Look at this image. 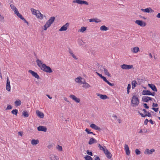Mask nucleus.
Segmentation results:
<instances>
[{
    "label": "nucleus",
    "instance_id": "nucleus-49",
    "mask_svg": "<svg viewBox=\"0 0 160 160\" xmlns=\"http://www.w3.org/2000/svg\"><path fill=\"white\" fill-rule=\"evenodd\" d=\"M87 154L90 156H92L93 155L92 152H89L88 150L87 151Z\"/></svg>",
    "mask_w": 160,
    "mask_h": 160
},
{
    "label": "nucleus",
    "instance_id": "nucleus-35",
    "mask_svg": "<svg viewBox=\"0 0 160 160\" xmlns=\"http://www.w3.org/2000/svg\"><path fill=\"white\" fill-rule=\"evenodd\" d=\"M104 71L105 74L108 76H110V75L108 71V70L105 68H104Z\"/></svg>",
    "mask_w": 160,
    "mask_h": 160
},
{
    "label": "nucleus",
    "instance_id": "nucleus-30",
    "mask_svg": "<svg viewBox=\"0 0 160 160\" xmlns=\"http://www.w3.org/2000/svg\"><path fill=\"white\" fill-rule=\"evenodd\" d=\"M98 145L99 149L101 150H102L104 152L107 149L106 148V147L105 146L102 147L100 144H98Z\"/></svg>",
    "mask_w": 160,
    "mask_h": 160
},
{
    "label": "nucleus",
    "instance_id": "nucleus-26",
    "mask_svg": "<svg viewBox=\"0 0 160 160\" xmlns=\"http://www.w3.org/2000/svg\"><path fill=\"white\" fill-rule=\"evenodd\" d=\"M97 142V141L95 139L91 138L89 141L88 144L90 145H91L94 143H96Z\"/></svg>",
    "mask_w": 160,
    "mask_h": 160
},
{
    "label": "nucleus",
    "instance_id": "nucleus-21",
    "mask_svg": "<svg viewBox=\"0 0 160 160\" xmlns=\"http://www.w3.org/2000/svg\"><path fill=\"white\" fill-rule=\"evenodd\" d=\"M142 94L144 95H150L151 94V92L149 90H144L142 91Z\"/></svg>",
    "mask_w": 160,
    "mask_h": 160
},
{
    "label": "nucleus",
    "instance_id": "nucleus-3",
    "mask_svg": "<svg viewBox=\"0 0 160 160\" xmlns=\"http://www.w3.org/2000/svg\"><path fill=\"white\" fill-rule=\"evenodd\" d=\"M41 70L43 71L49 73L52 72L51 68L49 66H47L46 64H43Z\"/></svg>",
    "mask_w": 160,
    "mask_h": 160
},
{
    "label": "nucleus",
    "instance_id": "nucleus-57",
    "mask_svg": "<svg viewBox=\"0 0 160 160\" xmlns=\"http://www.w3.org/2000/svg\"><path fill=\"white\" fill-rule=\"evenodd\" d=\"M21 19L23 20L24 19V18L20 14L18 16Z\"/></svg>",
    "mask_w": 160,
    "mask_h": 160
},
{
    "label": "nucleus",
    "instance_id": "nucleus-28",
    "mask_svg": "<svg viewBox=\"0 0 160 160\" xmlns=\"http://www.w3.org/2000/svg\"><path fill=\"white\" fill-rule=\"evenodd\" d=\"M97 95L100 97V98L102 99H105L108 98V97L105 95H101L100 94L98 93Z\"/></svg>",
    "mask_w": 160,
    "mask_h": 160
},
{
    "label": "nucleus",
    "instance_id": "nucleus-12",
    "mask_svg": "<svg viewBox=\"0 0 160 160\" xmlns=\"http://www.w3.org/2000/svg\"><path fill=\"white\" fill-rule=\"evenodd\" d=\"M124 149L127 155H129L130 154V151L129 150V148L127 144H125L124 146Z\"/></svg>",
    "mask_w": 160,
    "mask_h": 160
},
{
    "label": "nucleus",
    "instance_id": "nucleus-52",
    "mask_svg": "<svg viewBox=\"0 0 160 160\" xmlns=\"http://www.w3.org/2000/svg\"><path fill=\"white\" fill-rule=\"evenodd\" d=\"M151 109L152 110H153L154 111L156 112H157L158 111V108H151Z\"/></svg>",
    "mask_w": 160,
    "mask_h": 160
},
{
    "label": "nucleus",
    "instance_id": "nucleus-55",
    "mask_svg": "<svg viewBox=\"0 0 160 160\" xmlns=\"http://www.w3.org/2000/svg\"><path fill=\"white\" fill-rule=\"evenodd\" d=\"M4 19V17L0 14V21H2Z\"/></svg>",
    "mask_w": 160,
    "mask_h": 160
},
{
    "label": "nucleus",
    "instance_id": "nucleus-14",
    "mask_svg": "<svg viewBox=\"0 0 160 160\" xmlns=\"http://www.w3.org/2000/svg\"><path fill=\"white\" fill-rule=\"evenodd\" d=\"M37 129L38 131H42L44 132H46L47 130V128L46 127L41 126H40L38 127Z\"/></svg>",
    "mask_w": 160,
    "mask_h": 160
},
{
    "label": "nucleus",
    "instance_id": "nucleus-39",
    "mask_svg": "<svg viewBox=\"0 0 160 160\" xmlns=\"http://www.w3.org/2000/svg\"><path fill=\"white\" fill-rule=\"evenodd\" d=\"M23 115L25 117H28L29 116V114L28 113L25 111L23 112Z\"/></svg>",
    "mask_w": 160,
    "mask_h": 160
},
{
    "label": "nucleus",
    "instance_id": "nucleus-20",
    "mask_svg": "<svg viewBox=\"0 0 160 160\" xmlns=\"http://www.w3.org/2000/svg\"><path fill=\"white\" fill-rule=\"evenodd\" d=\"M83 82H82V84H83L82 87L85 88H88L91 87L90 85L88 83L85 82V80L83 79Z\"/></svg>",
    "mask_w": 160,
    "mask_h": 160
},
{
    "label": "nucleus",
    "instance_id": "nucleus-56",
    "mask_svg": "<svg viewBox=\"0 0 160 160\" xmlns=\"http://www.w3.org/2000/svg\"><path fill=\"white\" fill-rule=\"evenodd\" d=\"M21 19L23 20L24 19V18L20 14L18 16Z\"/></svg>",
    "mask_w": 160,
    "mask_h": 160
},
{
    "label": "nucleus",
    "instance_id": "nucleus-13",
    "mask_svg": "<svg viewBox=\"0 0 160 160\" xmlns=\"http://www.w3.org/2000/svg\"><path fill=\"white\" fill-rule=\"evenodd\" d=\"M36 62L38 66L41 69V68H42V67H43L42 66L43 65L42 61L39 59H38L36 60Z\"/></svg>",
    "mask_w": 160,
    "mask_h": 160
},
{
    "label": "nucleus",
    "instance_id": "nucleus-17",
    "mask_svg": "<svg viewBox=\"0 0 160 160\" xmlns=\"http://www.w3.org/2000/svg\"><path fill=\"white\" fill-rule=\"evenodd\" d=\"M82 78L81 77H78L75 79V80L77 83H78L82 84L83 82L82 81Z\"/></svg>",
    "mask_w": 160,
    "mask_h": 160
},
{
    "label": "nucleus",
    "instance_id": "nucleus-24",
    "mask_svg": "<svg viewBox=\"0 0 160 160\" xmlns=\"http://www.w3.org/2000/svg\"><path fill=\"white\" fill-rule=\"evenodd\" d=\"M139 50V48L138 47H136L131 48L132 52L133 53H137Z\"/></svg>",
    "mask_w": 160,
    "mask_h": 160
},
{
    "label": "nucleus",
    "instance_id": "nucleus-44",
    "mask_svg": "<svg viewBox=\"0 0 160 160\" xmlns=\"http://www.w3.org/2000/svg\"><path fill=\"white\" fill-rule=\"evenodd\" d=\"M145 116H146V117L148 116L149 117H152V115L150 112H148L146 113Z\"/></svg>",
    "mask_w": 160,
    "mask_h": 160
},
{
    "label": "nucleus",
    "instance_id": "nucleus-63",
    "mask_svg": "<svg viewBox=\"0 0 160 160\" xmlns=\"http://www.w3.org/2000/svg\"><path fill=\"white\" fill-rule=\"evenodd\" d=\"M156 17L158 18H160V13H158L156 16Z\"/></svg>",
    "mask_w": 160,
    "mask_h": 160
},
{
    "label": "nucleus",
    "instance_id": "nucleus-34",
    "mask_svg": "<svg viewBox=\"0 0 160 160\" xmlns=\"http://www.w3.org/2000/svg\"><path fill=\"white\" fill-rule=\"evenodd\" d=\"M137 84L136 81H133L132 82V88L134 89L136 87V84Z\"/></svg>",
    "mask_w": 160,
    "mask_h": 160
},
{
    "label": "nucleus",
    "instance_id": "nucleus-45",
    "mask_svg": "<svg viewBox=\"0 0 160 160\" xmlns=\"http://www.w3.org/2000/svg\"><path fill=\"white\" fill-rule=\"evenodd\" d=\"M6 89L8 91L10 92L11 90L10 85H6Z\"/></svg>",
    "mask_w": 160,
    "mask_h": 160
},
{
    "label": "nucleus",
    "instance_id": "nucleus-50",
    "mask_svg": "<svg viewBox=\"0 0 160 160\" xmlns=\"http://www.w3.org/2000/svg\"><path fill=\"white\" fill-rule=\"evenodd\" d=\"M143 106L146 109H148L149 108V107L147 105V104L146 103H143Z\"/></svg>",
    "mask_w": 160,
    "mask_h": 160
},
{
    "label": "nucleus",
    "instance_id": "nucleus-8",
    "mask_svg": "<svg viewBox=\"0 0 160 160\" xmlns=\"http://www.w3.org/2000/svg\"><path fill=\"white\" fill-rule=\"evenodd\" d=\"M135 23L141 27H144L146 25L145 22L141 20H136Z\"/></svg>",
    "mask_w": 160,
    "mask_h": 160
},
{
    "label": "nucleus",
    "instance_id": "nucleus-7",
    "mask_svg": "<svg viewBox=\"0 0 160 160\" xmlns=\"http://www.w3.org/2000/svg\"><path fill=\"white\" fill-rule=\"evenodd\" d=\"M155 151V150L154 149H152L150 150L148 149L147 148L145 150L144 153L146 154H152Z\"/></svg>",
    "mask_w": 160,
    "mask_h": 160
},
{
    "label": "nucleus",
    "instance_id": "nucleus-64",
    "mask_svg": "<svg viewBox=\"0 0 160 160\" xmlns=\"http://www.w3.org/2000/svg\"><path fill=\"white\" fill-rule=\"evenodd\" d=\"M139 114L142 117H146L145 115H144L142 113H139Z\"/></svg>",
    "mask_w": 160,
    "mask_h": 160
},
{
    "label": "nucleus",
    "instance_id": "nucleus-59",
    "mask_svg": "<svg viewBox=\"0 0 160 160\" xmlns=\"http://www.w3.org/2000/svg\"><path fill=\"white\" fill-rule=\"evenodd\" d=\"M131 84H129L128 85V87H127V89L128 90H130V89L131 88Z\"/></svg>",
    "mask_w": 160,
    "mask_h": 160
},
{
    "label": "nucleus",
    "instance_id": "nucleus-31",
    "mask_svg": "<svg viewBox=\"0 0 160 160\" xmlns=\"http://www.w3.org/2000/svg\"><path fill=\"white\" fill-rule=\"evenodd\" d=\"M100 29L101 31H107L108 30V28L105 25L101 26Z\"/></svg>",
    "mask_w": 160,
    "mask_h": 160
},
{
    "label": "nucleus",
    "instance_id": "nucleus-18",
    "mask_svg": "<svg viewBox=\"0 0 160 160\" xmlns=\"http://www.w3.org/2000/svg\"><path fill=\"white\" fill-rule=\"evenodd\" d=\"M90 127L95 130L100 131L101 130L100 128L94 124H92L90 125Z\"/></svg>",
    "mask_w": 160,
    "mask_h": 160
},
{
    "label": "nucleus",
    "instance_id": "nucleus-4",
    "mask_svg": "<svg viewBox=\"0 0 160 160\" xmlns=\"http://www.w3.org/2000/svg\"><path fill=\"white\" fill-rule=\"evenodd\" d=\"M73 2L76 3L80 4L88 5V2L86 1L81 0H75L73 1Z\"/></svg>",
    "mask_w": 160,
    "mask_h": 160
},
{
    "label": "nucleus",
    "instance_id": "nucleus-6",
    "mask_svg": "<svg viewBox=\"0 0 160 160\" xmlns=\"http://www.w3.org/2000/svg\"><path fill=\"white\" fill-rule=\"evenodd\" d=\"M28 72L30 73L33 77H35V78H36L38 79L40 78V77L37 72H35L31 70H30L28 71Z\"/></svg>",
    "mask_w": 160,
    "mask_h": 160
},
{
    "label": "nucleus",
    "instance_id": "nucleus-2",
    "mask_svg": "<svg viewBox=\"0 0 160 160\" xmlns=\"http://www.w3.org/2000/svg\"><path fill=\"white\" fill-rule=\"evenodd\" d=\"M131 102L133 104V107L138 106L139 103V101L138 97L136 96H134L132 99Z\"/></svg>",
    "mask_w": 160,
    "mask_h": 160
},
{
    "label": "nucleus",
    "instance_id": "nucleus-36",
    "mask_svg": "<svg viewBox=\"0 0 160 160\" xmlns=\"http://www.w3.org/2000/svg\"><path fill=\"white\" fill-rule=\"evenodd\" d=\"M84 158L86 160H93L92 158L88 155L86 156Z\"/></svg>",
    "mask_w": 160,
    "mask_h": 160
},
{
    "label": "nucleus",
    "instance_id": "nucleus-51",
    "mask_svg": "<svg viewBox=\"0 0 160 160\" xmlns=\"http://www.w3.org/2000/svg\"><path fill=\"white\" fill-rule=\"evenodd\" d=\"M72 57L74 58L75 60L78 59V58L76 57V56L73 54L72 53L71 55Z\"/></svg>",
    "mask_w": 160,
    "mask_h": 160
},
{
    "label": "nucleus",
    "instance_id": "nucleus-60",
    "mask_svg": "<svg viewBox=\"0 0 160 160\" xmlns=\"http://www.w3.org/2000/svg\"><path fill=\"white\" fill-rule=\"evenodd\" d=\"M68 52L71 55L73 53L72 51L70 49H69Z\"/></svg>",
    "mask_w": 160,
    "mask_h": 160
},
{
    "label": "nucleus",
    "instance_id": "nucleus-61",
    "mask_svg": "<svg viewBox=\"0 0 160 160\" xmlns=\"http://www.w3.org/2000/svg\"><path fill=\"white\" fill-rule=\"evenodd\" d=\"M97 74L101 78L103 76L101 74H100L99 73L96 72Z\"/></svg>",
    "mask_w": 160,
    "mask_h": 160
},
{
    "label": "nucleus",
    "instance_id": "nucleus-54",
    "mask_svg": "<svg viewBox=\"0 0 160 160\" xmlns=\"http://www.w3.org/2000/svg\"><path fill=\"white\" fill-rule=\"evenodd\" d=\"M148 121V119H146L144 121V124L145 125H147Z\"/></svg>",
    "mask_w": 160,
    "mask_h": 160
},
{
    "label": "nucleus",
    "instance_id": "nucleus-27",
    "mask_svg": "<svg viewBox=\"0 0 160 160\" xmlns=\"http://www.w3.org/2000/svg\"><path fill=\"white\" fill-rule=\"evenodd\" d=\"M101 78L105 82H107L108 84H109L110 86H112L114 85L113 84L111 83L108 80H107L106 78L102 76Z\"/></svg>",
    "mask_w": 160,
    "mask_h": 160
},
{
    "label": "nucleus",
    "instance_id": "nucleus-29",
    "mask_svg": "<svg viewBox=\"0 0 160 160\" xmlns=\"http://www.w3.org/2000/svg\"><path fill=\"white\" fill-rule=\"evenodd\" d=\"M39 141L38 140L32 139L31 142L32 144L33 145H36L39 143Z\"/></svg>",
    "mask_w": 160,
    "mask_h": 160
},
{
    "label": "nucleus",
    "instance_id": "nucleus-47",
    "mask_svg": "<svg viewBox=\"0 0 160 160\" xmlns=\"http://www.w3.org/2000/svg\"><path fill=\"white\" fill-rule=\"evenodd\" d=\"M12 108V106H11L10 105H9L7 106L6 109V110L11 109Z\"/></svg>",
    "mask_w": 160,
    "mask_h": 160
},
{
    "label": "nucleus",
    "instance_id": "nucleus-53",
    "mask_svg": "<svg viewBox=\"0 0 160 160\" xmlns=\"http://www.w3.org/2000/svg\"><path fill=\"white\" fill-rule=\"evenodd\" d=\"M158 104L157 103H153L152 106L153 108H154L155 107H157L158 106Z\"/></svg>",
    "mask_w": 160,
    "mask_h": 160
},
{
    "label": "nucleus",
    "instance_id": "nucleus-23",
    "mask_svg": "<svg viewBox=\"0 0 160 160\" xmlns=\"http://www.w3.org/2000/svg\"><path fill=\"white\" fill-rule=\"evenodd\" d=\"M141 10L144 12L148 13L150 12H153V10L152 9H151V8H147L145 9H141Z\"/></svg>",
    "mask_w": 160,
    "mask_h": 160
},
{
    "label": "nucleus",
    "instance_id": "nucleus-15",
    "mask_svg": "<svg viewBox=\"0 0 160 160\" xmlns=\"http://www.w3.org/2000/svg\"><path fill=\"white\" fill-rule=\"evenodd\" d=\"M148 86L154 91L157 92V89L155 85L152 84H148Z\"/></svg>",
    "mask_w": 160,
    "mask_h": 160
},
{
    "label": "nucleus",
    "instance_id": "nucleus-62",
    "mask_svg": "<svg viewBox=\"0 0 160 160\" xmlns=\"http://www.w3.org/2000/svg\"><path fill=\"white\" fill-rule=\"evenodd\" d=\"M94 160H100V159L98 157L96 156L95 157Z\"/></svg>",
    "mask_w": 160,
    "mask_h": 160
},
{
    "label": "nucleus",
    "instance_id": "nucleus-32",
    "mask_svg": "<svg viewBox=\"0 0 160 160\" xmlns=\"http://www.w3.org/2000/svg\"><path fill=\"white\" fill-rule=\"evenodd\" d=\"M14 103L15 104L16 106H19L21 104V102L20 100H18L14 102Z\"/></svg>",
    "mask_w": 160,
    "mask_h": 160
},
{
    "label": "nucleus",
    "instance_id": "nucleus-48",
    "mask_svg": "<svg viewBox=\"0 0 160 160\" xmlns=\"http://www.w3.org/2000/svg\"><path fill=\"white\" fill-rule=\"evenodd\" d=\"M94 22L98 23L101 22V20L99 19L96 18L94 19Z\"/></svg>",
    "mask_w": 160,
    "mask_h": 160
},
{
    "label": "nucleus",
    "instance_id": "nucleus-46",
    "mask_svg": "<svg viewBox=\"0 0 160 160\" xmlns=\"http://www.w3.org/2000/svg\"><path fill=\"white\" fill-rule=\"evenodd\" d=\"M6 85H10V82L9 80V78L8 77L7 78V83Z\"/></svg>",
    "mask_w": 160,
    "mask_h": 160
},
{
    "label": "nucleus",
    "instance_id": "nucleus-43",
    "mask_svg": "<svg viewBox=\"0 0 160 160\" xmlns=\"http://www.w3.org/2000/svg\"><path fill=\"white\" fill-rule=\"evenodd\" d=\"M57 149H58V150H59L60 151H62V148L61 146H59V145H58L56 147Z\"/></svg>",
    "mask_w": 160,
    "mask_h": 160
},
{
    "label": "nucleus",
    "instance_id": "nucleus-42",
    "mask_svg": "<svg viewBox=\"0 0 160 160\" xmlns=\"http://www.w3.org/2000/svg\"><path fill=\"white\" fill-rule=\"evenodd\" d=\"M135 153L136 155H138L141 154V152L139 149H137L135 150Z\"/></svg>",
    "mask_w": 160,
    "mask_h": 160
},
{
    "label": "nucleus",
    "instance_id": "nucleus-11",
    "mask_svg": "<svg viewBox=\"0 0 160 160\" xmlns=\"http://www.w3.org/2000/svg\"><path fill=\"white\" fill-rule=\"evenodd\" d=\"M104 152L107 158L109 159H110L112 158V155L107 149Z\"/></svg>",
    "mask_w": 160,
    "mask_h": 160
},
{
    "label": "nucleus",
    "instance_id": "nucleus-25",
    "mask_svg": "<svg viewBox=\"0 0 160 160\" xmlns=\"http://www.w3.org/2000/svg\"><path fill=\"white\" fill-rule=\"evenodd\" d=\"M50 158L51 160H58L59 158L57 156L53 154H51L50 155Z\"/></svg>",
    "mask_w": 160,
    "mask_h": 160
},
{
    "label": "nucleus",
    "instance_id": "nucleus-19",
    "mask_svg": "<svg viewBox=\"0 0 160 160\" xmlns=\"http://www.w3.org/2000/svg\"><path fill=\"white\" fill-rule=\"evenodd\" d=\"M36 113L37 116L41 118H43L44 117L43 113L39 111V110H37Z\"/></svg>",
    "mask_w": 160,
    "mask_h": 160
},
{
    "label": "nucleus",
    "instance_id": "nucleus-58",
    "mask_svg": "<svg viewBox=\"0 0 160 160\" xmlns=\"http://www.w3.org/2000/svg\"><path fill=\"white\" fill-rule=\"evenodd\" d=\"M21 19L23 20L24 19V18L20 14L18 16Z\"/></svg>",
    "mask_w": 160,
    "mask_h": 160
},
{
    "label": "nucleus",
    "instance_id": "nucleus-5",
    "mask_svg": "<svg viewBox=\"0 0 160 160\" xmlns=\"http://www.w3.org/2000/svg\"><path fill=\"white\" fill-rule=\"evenodd\" d=\"M120 67L122 68L123 69H129L132 68L133 66L132 65H127L124 64L121 65Z\"/></svg>",
    "mask_w": 160,
    "mask_h": 160
},
{
    "label": "nucleus",
    "instance_id": "nucleus-41",
    "mask_svg": "<svg viewBox=\"0 0 160 160\" xmlns=\"http://www.w3.org/2000/svg\"><path fill=\"white\" fill-rule=\"evenodd\" d=\"M85 131L87 132V133L88 134H93V135H95V134H94L93 133V132H90L89 131V129H88L86 128L85 129Z\"/></svg>",
    "mask_w": 160,
    "mask_h": 160
},
{
    "label": "nucleus",
    "instance_id": "nucleus-10",
    "mask_svg": "<svg viewBox=\"0 0 160 160\" xmlns=\"http://www.w3.org/2000/svg\"><path fill=\"white\" fill-rule=\"evenodd\" d=\"M69 97L70 98L74 100L75 102L77 103L79 102L80 101V99L79 98H77L73 95H70Z\"/></svg>",
    "mask_w": 160,
    "mask_h": 160
},
{
    "label": "nucleus",
    "instance_id": "nucleus-40",
    "mask_svg": "<svg viewBox=\"0 0 160 160\" xmlns=\"http://www.w3.org/2000/svg\"><path fill=\"white\" fill-rule=\"evenodd\" d=\"M86 28L84 27H81L80 31L82 32H83L86 30Z\"/></svg>",
    "mask_w": 160,
    "mask_h": 160
},
{
    "label": "nucleus",
    "instance_id": "nucleus-33",
    "mask_svg": "<svg viewBox=\"0 0 160 160\" xmlns=\"http://www.w3.org/2000/svg\"><path fill=\"white\" fill-rule=\"evenodd\" d=\"M31 10L32 12V14L36 15L38 13L37 11H38V10H36L33 8H31Z\"/></svg>",
    "mask_w": 160,
    "mask_h": 160
},
{
    "label": "nucleus",
    "instance_id": "nucleus-9",
    "mask_svg": "<svg viewBox=\"0 0 160 160\" xmlns=\"http://www.w3.org/2000/svg\"><path fill=\"white\" fill-rule=\"evenodd\" d=\"M69 25V23H67L64 25L63 26L61 27V28L59 29V31H66L67 28L68 27Z\"/></svg>",
    "mask_w": 160,
    "mask_h": 160
},
{
    "label": "nucleus",
    "instance_id": "nucleus-22",
    "mask_svg": "<svg viewBox=\"0 0 160 160\" xmlns=\"http://www.w3.org/2000/svg\"><path fill=\"white\" fill-rule=\"evenodd\" d=\"M38 13L36 14V16L37 18H39L40 19H43V15L40 12V11L38 10V11H37Z\"/></svg>",
    "mask_w": 160,
    "mask_h": 160
},
{
    "label": "nucleus",
    "instance_id": "nucleus-1",
    "mask_svg": "<svg viewBox=\"0 0 160 160\" xmlns=\"http://www.w3.org/2000/svg\"><path fill=\"white\" fill-rule=\"evenodd\" d=\"M55 19V18L54 17H52L49 19L47 21L46 24L44 26V30H46L47 29L50 27L51 25L53 23Z\"/></svg>",
    "mask_w": 160,
    "mask_h": 160
},
{
    "label": "nucleus",
    "instance_id": "nucleus-16",
    "mask_svg": "<svg viewBox=\"0 0 160 160\" xmlns=\"http://www.w3.org/2000/svg\"><path fill=\"white\" fill-rule=\"evenodd\" d=\"M152 100V98L148 96H143L142 98V100L145 102H148L149 100Z\"/></svg>",
    "mask_w": 160,
    "mask_h": 160
},
{
    "label": "nucleus",
    "instance_id": "nucleus-38",
    "mask_svg": "<svg viewBox=\"0 0 160 160\" xmlns=\"http://www.w3.org/2000/svg\"><path fill=\"white\" fill-rule=\"evenodd\" d=\"M10 6L11 8H12V10L13 11H16V10L17 9L16 7L12 4H11L10 5Z\"/></svg>",
    "mask_w": 160,
    "mask_h": 160
},
{
    "label": "nucleus",
    "instance_id": "nucleus-37",
    "mask_svg": "<svg viewBox=\"0 0 160 160\" xmlns=\"http://www.w3.org/2000/svg\"><path fill=\"white\" fill-rule=\"evenodd\" d=\"M12 114L17 115L18 112V110L16 109H14L11 111Z\"/></svg>",
    "mask_w": 160,
    "mask_h": 160
}]
</instances>
